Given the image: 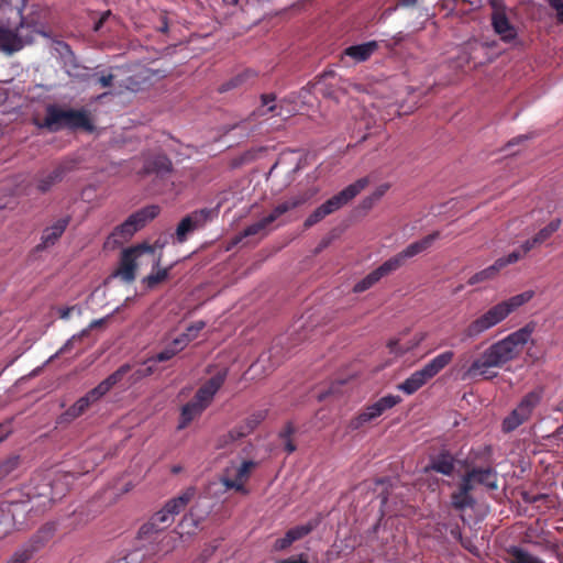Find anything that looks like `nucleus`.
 Wrapping results in <instances>:
<instances>
[{
    "instance_id": "nucleus-1",
    "label": "nucleus",
    "mask_w": 563,
    "mask_h": 563,
    "mask_svg": "<svg viewBox=\"0 0 563 563\" xmlns=\"http://www.w3.org/2000/svg\"><path fill=\"white\" fill-rule=\"evenodd\" d=\"M534 331V323L529 322L519 330L510 333L488 346L478 357L473 360L470 366L461 367L462 380L492 378L496 373L490 374V368L503 367L506 363L515 360L530 340Z\"/></svg>"
},
{
    "instance_id": "nucleus-2",
    "label": "nucleus",
    "mask_w": 563,
    "mask_h": 563,
    "mask_svg": "<svg viewBox=\"0 0 563 563\" xmlns=\"http://www.w3.org/2000/svg\"><path fill=\"white\" fill-rule=\"evenodd\" d=\"M533 296V290H527L490 307L464 329V339H476L485 331L504 321L512 311L530 301Z\"/></svg>"
},
{
    "instance_id": "nucleus-3",
    "label": "nucleus",
    "mask_w": 563,
    "mask_h": 563,
    "mask_svg": "<svg viewBox=\"0 0 563 563\" xmlns=\"http://www.w3.org/2000/svg\"><path fill=\"white\" fill-rule=\"evenodd\" d=\"M228 372V368L219 369L198 388L192 399L181 407L178 429L187 428L210 406L214 395L224 384Z\"/></svg>"
},
{
    "instance_id": "nucleus-4",
    "label": "nucleus",
    "mask_w": 563,
    "mask_h": 563,
    "mask_svg": "<svg viewBox=\"0 0 563 563\" xmlns=\"http://www.w3.org/2000/svg\"><path fill=\"white\" fill-rule=\"evenodd\" d=\"M40 128L47 129L51 132H57L63 129L84 130L92 133L95 125L90 114L85 109H62L55 104L46 107V114L42 123H37Z\"/></svg>"
},
{
    "instance_id": "nucleus-5",
    "label": "nucleus",
    "mask_w": 563,
    "mask_h": 563,
    "mask_svg": "<svg viewBox=\"0 0 563 563\" xmlns=\"http://www.w3.org/2000/svg\"><path fill=\"white\" fill-rule=\"evenodd\" d=\"M128 364L121 365L117 371L109 375L106 379L99 383L95 388L89 390L85 396L79 398L73 406H70L62 416L63 422H70L76 418L84 415L91 405L100 400L108 394L117 384L123 380V376L130 371Z\"/></svg>"
},
{
    "instance_id": "nucleus-6",
    "label": "nucleus",
    "mask_w": 563,
    "mask_h": 563,
    "mask_svg": "<svg viewBox=\"0 0 563 563\" xmlns=\"http://www.w3.org/2000/svg\"><path fill=\"white\" fill-rule=\"evenodd\" d=\"M313 192L305 191L295 196L289 197L285 201L278 203L274 209L258 221L247 225L236 238L235 242H240L243 238L261 235L266 236L271 229V225L278 220L282 216L290 210H294L303 203H306Z\"/></svg>"
},
{
    "instance_id": "nucleus-7",
    "label": "nucleus",
    "mask_w": 563,
    "mask_h": 563,
    "mask_svg": "<svg viewBox=\"0 0 563 563\" xmlns=\"http://www.w3.org/2000/svg\"><path fill=\"white\" fill-rule=\"evenodd\" d=\"M454 356L455 353L451 350L438 354L424 364L422 368L415 371L407 379L399 384L397 388L406 395L415 394L444 369L453 361Z\"/></svg>"
},
{
    "instance_id": "nucleus-8",
    "label": "nucleus",
    "mask_w": 563,
    "mask_h": 563,
    "mask_svg": "<svg viewBox=\"0 0 563 563\" xmlns=\"http://www.w3.org/2000/svg\"><path fill=\"white\" fill-rule=\"evenodd\" d=\"M544 390L538 387L527 393L518 402L517 407L506 416L501 422V431L510 433L529 421L534 409L541 404Z\"/></svg>"
},
{
    "instance_id": "nucleus-9",
    "label": "nucleus",
    "mask_w": 563,
    "mask_h": 563,
    "mask_svg": "<svg viewBox=\"0 0 563 563\" xmlns=\"http://www.w3.org/2000/svg\"><path fill=\"white\" fill-rule=\"evenodd\" d=\"M19 18V25L14 29L0 26V51L7 54H13L23 48L25 44L33 42V31L31 25L24 22L21 11L11 9Z\"/></svg>"
},
{
    "instance_id": "nucleus-10",
    "label": "nucleus",
    "mask_w": 563,
    "mask_h": 563,
    "mask_svg": "<svg viewBox=\"0 0 563 563\" xmlns=\"http://www.w3.org/2000/svg\"><path fill=\"white\" fill-rule=\"evenodd\" d=\"M144 255L154 258V266L161 264V255H155V249L146 243L139 244L124 250L121 254L120 266L115 272L125 283H132L135 279V272L137 268V260Z\"/></svg>"
},
{
    "instance_id": "nucleus-11",
    "label": "nucleus",
    "mask_w": 563,
    "mask_h": 563,
    "mask_svg": "<svg viewBox=\"0 0 563 563\" xmlns=\"http://www.w3.org/2000/svg\"><path fill=\"white\" fill-rule=\"evenodd\" d=\"M159 207L151 205L132 213L122 224L118 225L112 238L115 242H123L134 235L136 231L142 229L148 221L155 219L159 214Z\"/></svg>"
},
{
    "instance_id": "nucleus-12",
    "label": "nucleus",
    "mask_w": 563,
    "mask_h": 563,
    "mask_svg": "<svg viewBox=\"0 0 563 563\" xmlns=\"http://www.w3.org/2000/svg\"><path fill=\"white\" fill-rule=\"evenodd\" d=\"M401 397L387 395L379 398L373 405L365 407L356 417L350 420L347 428L352 431L358 430L380 417L385 411L401 402Z\"/></svg>"
},
{
    "instance_id": "nucleus-13",
    "label": "nucleus",
    "mask_w": 563,
    "mask_h": 563,
    "mask_svg": "<svg viewBox=\"0 0 563 563\" xmlns=\"http://www.w3.org/2000/svg\"><path fill=\"white\" fill-rule=\"evenodd\" d=\"M256 466L254 461H243L239 466L231 465L224 470L220 481L227 489L246 495L249 490L245 484Z\"/></svg>"
},
{
    "instance_id": "nucleus-14",
    "label": "nucleus",
    "mask_w": 563,
    "mask_h": 563,
    "mask_svg": "<svg viewBox=\"0 0 563 563\" xmlns=\"http://www.w3.org/2000/svg\"><path fill=\"white\" fill-rule=\"evenodd\" d=\"M217 216L214 209L202 208L195 210L184 217L176 228V239L179 243L187 240L188 234L194 231L203 228L208 221Z\"/></svg>"
},
{
    "instance_id": "nucleus-15",
    "label": "nucleus",
    "mask_w": 563,
    "mask_h": 563,
    "mask_svg": "<svg viewBox=\"0 0 563 563\" xmlns=\"http://www.w3.org/2000/svg\"><path fill=\"white\" fill-rule=\"evenodd\" d=\"M439 236L440 233L438 231L432 232L431 234L423 236L419 241L410 243L406 249H404L396 255L391 256L387 261L391 265V268H394V271H397L406 263L407 260L412 258L430 249L434 241L439 239Z\"/></svg>"
},
{
    "instance_id": "nucleus-16",
    "label": "nucleus",
    "mask_w": 563,
    "mask_h": 563,
    "mask_svg": "<svg viewBox=\"0 0 563 563\" xmlns=\"http://www.w3.org/2000/svg\"><path fill=\"white\" fill-rule=\"evenodd\" d=\"M368 185V179L366 177L357 179L355 183L349 185L343 190L332 196L321 206L324 209L325 213L329 216L336 210L341 209L343 206L347 205L351 200H353L362 190H364Z\"/></svg>"
},
{
    "instance_id": "nucleus-17",
    "label": "nucleus",
    "mask_w": 563,
    "mask_h": 563,
    "mask_svg": "<svg viewBox=\"0 0 563 563\" xmlns=\"http://www.w3.org/2000/svg\"><path fill=\"white\" fill-rule=\"evenodd\" d=\"M521 258L518 251H512L507 256L499 257L495 263L485 269L477 272L467 280V284L473 286L489 279H493L503 268L509 264H515Z\"/></svg>"
},
{
    "instance_id": "nucleus-18",
    "label": "nucleus",
    "mask_w": 563,
    "mask_h": 563,
    "mask_svg": "<svg viewBox=\"0 0 563 563\" xmlns=\"http://www.w3.org/2000/svg\"><path fill=\"white\" fill-rule=\"evenodd\" d=\"M67 173L65 165H57L52 170H42L34 177L37 191L48 192L56 184L60 183Z\"/></svg>"
},
{
    "instance_id": "nucleus-19",
    "label": "nucleus",
    "mask_w": 563,
    "mask_h": 563,
    "mask_svg": "<svg viewBox=\"0 0 563 563\" xmlns=\"http://www.w3.org/2000/svg\"><path fill=\"white\" fill-rule=\"evenodd\" d=\"M435 472L445 476L453 475L455 471V457L446 449H442L439 453L433 454L429 459L426 472Z\"/></svg>"
},
{
    "instance_id": "nucleus-20",
    "label": "nucleus",
    "mask_w": 563,
    "mask_h": 563,
    "mask_svg": "<svg viewBox=\"0 0 563 563\" xmlns=\"http://www.w3.org/2000/svg\"><path fill=\"white\" fill-rule=\"evenodd\" d=\"M69 221V217H64L55 221L51 227L44 229L41 236V243L36 245V251H43L54 245L65 232Z\"/></svg>"
},
{
    "instance_id": "nucleus-21",
    "label": "nucleus",
    "mask_w": 563,
    "mask_h": 563,
    "mask_svg": "<svg viewBox=\"0 0 563 563\" xmlns=\"http://www.w3.org/2000/svg\"><path fill=\"white\" fill-rule=\"evenodd\" d=\"M174 522V519L170 515L165 512V509L162 508L159 511L155 512L150 520L144 523L139 531V534L143 537H148L153 533H157L166 528H168Z\"/></svg>"
},
{
    "instance_id": "nucleus-22",
    "label": "nucleus",
    "mask_w": 563,
    "mask_h": 563,
    "mask_svg": "<svg viewBox=\"0 0 563 563\" xmlns=\"http://www.w3.org/2000/svg\"><path fill=\"white\" fill-rule=\"evenodd\" d=\"M21 506L18 501H0V538L14 529L15 511Z\"/></svg>"
},
{
    "instance_id": "nucleus-23",
    "label": "nucleus",
    "mask_w": 563,
    "mask_h": 563,
    "mask_svg": "<svg viewBox=\"0 0 563 563\" xmlns=\"http://www.w3.org/2000/svg\"><path fill=\"white\" fill-rule=\"evenodd\" d=\"M492 25L494 31L506 43H510L517 37V31L515 26L509 22L505 12H494L492 15Z\"/></svg>"
},
{
    "instance_id": "nucleus-24",
    "label": "nucleus",
    "mask_w": 563,
    "mask_h": 563,
    "mask_svg": "<svg viewBox=\"0 0 563 563\" xmlns=\"http://www.w3.org/2000/svg\"><path fill=\"white\" fill-rule=\"evenodd\" d=\"M173 170L172 161L163 154H158L152 157H148L143 167L144 174H155L156 176L164 178L169 175Z\"/></svg>"
},
{
    "instance_id": "nucleus-25",
    "label": "nucleus",
    "mask_w": 563,
    "mask_h": 563,
    "mask_svg": "<svg viewBox=\"0 0 563 563\" xmlns=\"http://www.w3.org/2000/svg\"><path fill=\"white\" fill-rule=\"evenodd\" d=\"M395 272L394 268H391V265L388 261L384 262L382 265H379L376 269L371 272L368 275H366L363 279H361L358 283L354 285V292H363L371 287H373L376 283H378L384 276H387L388 274Z\"/></svg>"
},
{
    "instance_id": "nucleus-26",
    "label": "nucleus",
    "mask_w": 563,
    "mask_h": 563,
    "mask_svg": "<svg viewBox=\"0 0 563 563\" xmlns=\"http://www.w3.org/2000/svg\"><path fill=\"white\" fill-rule=\"evenodd\" d=\"M197 489L194 486L187 487L180 495L172 498L164 505L165 512L174 519L176 515L180 514L187 505L196 496Z\"/></svg>"
},
{
    "instance_id": "nucleus-27",
    "label": "nucleus",
    "mask_w": 563,
    "mask_h": 563,
    "mask_svg": "<svg viewBox=\"0 0 563 563\" xmlns=\"http://www.w3.org/2000/svg\"><path fill=\"white\" fill-rule=\"evenodd\" d=\"M55 532V523H45L25 542V544L35 553H37L49 542V540L54 537Z\"/></svg>"
},
{
    "instance_id": "nucleus-28",
    "label": "nucleus",
    "mask_w": 563,
    "mask_h": 563,
    "mask_svg": "<svg viewBox=\"0 0 563 563\" xmlns=\"http://www.w3.org/2000/svg\"><path fill=\"white\" fill-rule=\"evenodd\" d=\"M189 343L190 338L188 335H179L165 346L164 350L148 358L147 362H166L183 351Z\"/></svg>"
},
{
    "instance_id": "nucleus-29",
    "label": "nucleus",
    "mask_w": 563,
    "mask_h": 563,
    "mask_svg": "<svg viewBox=\"0 0 563 563\" xmlns=\"http://www.w3.org/2000/svg\"><path fill=\"white\" fill-rule=\"evenodd\" d=\"M377 48V42L369 41L363 44L346 47L344 54L349 57H352L355 62L361 63L367 60Z\"/></svg>"
},
{
    "instance_id": "nucleus-30",
    "label": "nucleus",
    "mask_w": 563,
    "mask_h": 563,
    "mask_svg": "<svg viewBox=\"0 0 563 563\" xmlns=\"http://www.w3.org/2000/svg\"><path fill=\"white\" fill-rule=\"evenodd\" d=\"M475 484H481L488 489L497 488V474L492 467H474L470 470Z\"/></svg>"
},
{
    "instance_id": "nucleus-31",
    "label": "nucleus",
    "mask_w": 563,
    "mask_h": 563,
    "mask_svg": "<svg viewBox=\"0 0 563 563\" xmlns=\"http://www.w3.org/2000/svg\"><path fill=\"white\" fill-rule=\"evenodd\" d=\"M267 416L266 410H258L252 413L236 431L238 437H245L251 433Z\"/></svg>"
},
{
    "instance_id": "nucleus-32",
    "label": "nucleus",
    "mask_w": 563,
    "mask_h": 563,
    "mask_svg": "<svg viewBox=\"0 0 563 563\" xmlns=\"http://www.w3.org/2000/svg\"><path fill=\"white\" fill-rule=\"evenodd\" d=\"M128 365L130 366L131 369L123 376V378L126 375H129L128 376L129 385H134V384L139 383L143 378L151 376L155 371L154 366H152V365L143 364L135 368H133V366H131L130 364H128Z\"/></svg>"
},
{
    "instance_id": "nucleus-33",
    "label": "nucleus",
    "mask_w": 563,
    "mask_h": 563,
    "mask_svg": "<svg viewBox=\"0 0 563 563\" xmlns=\"http://www.w3.org/2000/svg\"><path fill=\"white\" fill-rule=\"evenodd\" d=\"M155 268H157L156 272L153 271L143 279V284H145L150 289L155 288L158 284L165 282L169 277L170 267L159 268V265H153V269Z\"/></svg>"
},
{
    "instance_id": "nucleus-34",
    "label": "nucleus",
    "mask_w": 563,
    "mask_h": 563,
    "mask_svg": "<svg viewBox=\"0 0 563 563\" xmlns=\"http://www.w3.org/2000/svg\"><path fill=\"white\" fill-rule=\"evenodd\" d=\"M451 504L454 509L463 511L466 508H472L475 504V500L471 494H463L457 489L451 495Z\"/></svg>"
},
{
    "instance_id": "nucleus-35",
    "label": "nucleus",
    "mask_w": 563,
    "mask_h": 563,
    "mask_svg": "<svg viewBox=\"0 0 563 563\" xmlns=\"http://www.w3.org/2000/svg\"><path fill=\"white\" fill-rule=\"evenodd\" d=\"M424 339H426L424 333H418L413 336V339L410 341V343L407 344L406 346L400 345L398 340H391L388 343V347L391 353L405 354L408 351L417 347Z\"/></svg>"
},
{
    "instance_id": "nucleus-36",
    "label": "nucleus",
    "mask_w": 563,
    "mask_h": 563,
    "mask_svg": "<svg viewBox=\"0 0 563 563\" xmlns=\"http://www.w3.org/2000/svg\"><path fill=\"white\" fill-rule=\"evenodd\" d=\"M508 553L511 555V563H544L539 558L518 547H511Z\"/></svg>"
},
{
    "instance_id": "nucleus-37",
    "label": "nucleus",
    "mask_w": 563,
    "mask_h": 563,
    "mask_svg": "<svg viewBox=\"0 0 563 563\" xmlns=\"http://www.w3.org/2000/svg\"><path fill=\"white\" fill-rule=\"evenodd\" d=\"M262 108L257 110L258 114L264 115L266 113H273L280 115L282 112L277 111L279 108L276 104V96L274 93H264L261 96Z\"/></svg>"
},
{
    "instance_id": "nucleus-38",
    "label": "nucleus",
    "mask_w": 563,
    "mask_h": 563,
    "mask_svg": "<svg viewBox=\"0 0 563 563\" xmlns=\"http://www.w3.org/2000/svg\"><path fill=\"white\" fill-rule=\"evenodd\" d=\"M34 555L35 552L23 543L5 563H29Z\"/></svg>"
},
{
    "instance_id": "nucleus-39",
    "label": "nucleus",
    "mask_w": 563,
    "mask_h": 563,
    "mask_svg": "<svg viewBox=\"0 0 563 563\" xmlns=\"http://www.w3.org/2000/svg\"><path fill=\"white\" fill-rule=\"evenodd\" d=\"M560 227H561V220L560 219H554L548 225L542 228L534 235V238H536L537 242L539 243V245H541L542 243L548 241L553 235V233H555L560 229Z\"/></svg>"
},
{
    "instance_id": "nucleus-40",
    "label": "nucleus",
    "mask_w": 563,
    "mask_h": 563,
    "mask_svg": "<svg viewBox=\"0 0 563 563\" xmlns=\"http://www.w3.org/2000/svg\"><path fill=\"white\" fill-rule=\"evenodd\" d=\"M314 529V525L308 522L306 525L296 526L290 528L285 534L290 539L291 542H296L306 536H308Z\"/></svg>"
},
{
    "instance_id": "nucleus-41",
    "label": "nucleus",
    "mask_w": 563,
    "mask_h": 563,
    "mask_svg": "<svg viewBox=\"0 0 563 563\" xmlns=\"http://www.w3.org/2000/svg\"><path fill=\"white\" fill-rule=\"evenodd\" d=\"M254 77H256V73H254L251 69H246L243 73H241L238 76H235L230 81H228L227 84H224L221 87L220 91H228V90H230L232 88H235V87L246 82L249 79H253Z\"/></svg>"
},
{
    "instance_id": "nucleus-42",
    "label": "nucleus",
    "mask_w": 563,
    "mask_h": 563,
    "mask_svg": "<svg viewBox=\"0 0 563 563\" xmlns=\"http://www.w3.org/2000/svg\"><path fill=\"white\" fill-rule=\"evenodd\" d=\"M20 459L16 455L10 456L0 463V482L11 475L18 468Z\"/></svg>"
},
{
    "instance_id": "nucleus-43",
    "label": "nucleus",
    "mask_w": 563,
    "mask_h": 563,
    "mask_svg": "<svg viewBox=\"0 0 563 563\" xmlns=\"http://www.w3.org/2000/svg\"><path fill=\"white\" fill-rule=\"evenodd\" d=\"M328 214L325 213L322 206H319L303 222L305 228H311L322 219H324Z\"/></svg>"
},
{
    "instance_id": "nucleus-44",
    "label": "nucleus",
    "mask_w": 563,
    "mask_h": 563,
    "mask_svg": "<svg viewBox=\"0 0 563 563\" xmlns=\"http://www.w3.org/2000/svg\"><path fill=\"white\" fill-rule=\"evenodd\" d=\"M474 484L475 482L473 479V474H471L470 471H467L465 475L462 477L459 490L462 492L463 494H471V492L474 488Z\"/></svg>"
},
{
    "instance_id": "nucleus-45",
    "label": "nucleus",
    "mask_w": 563,
    "mask_h": 563,
    "mask_svg": "<svg viewBox=\"0 0 563 563\" xmlns=\"http://www.w3.org/2000/svg\"><path fill=\"white\" fill-rule=\"evenodd\" d=\"M199 504H196L194 507H191L188 515L184 517V521L191 520L194 527H198L199 523L205 519L207 512L205 515L198 514Z\"/></svg>"
},
{
    "instance_id": "nucleus-46",
    "label": "nucleus",
    "mask_w": 563,
    "mask_h": 563,
    "mask_svg": "<svg viewBox=\"0 0 563 563\" xmlns=\"http://www.w3.org/2000/svg\"><path fill=\"white\" fill-rule=\"evenodd\" d=\"M205 327L206 323L203 321H196L187 327L186 332H184L181 335H188L191 342Z\"/></svg>"
},
{
    "instance_id": "nucleus-47",
    "label": "nucleus",
    "mask_w": 563,
    "mask_h": 563,
    "mask_svg": "<svg viewBox=\"0 0 563 563\" xmlns=\"http://www.w3.org/2000/svg\"><path fill=\"white\" fill-rule=\"evenodd\" d=\"M539 243L537 242L536 238H531L527 241H525L520 249L517 250L520 254H521V257L525 256L528 252H530L533 247L538 246Z\"/></svg>"
},
{
    "instance_id": "nucleus-48",
    "label": "nucleus",
    "mask_w": 563,
    "mask_h": 563,
    "mask_svg": "<svg viewBox=\"0 0 563 563\" xmlns=\"http://www.w3.org/2000/svg\"><path fill=\"white\" fill-rule=\"evenodd\" d=\"M552 9L556 11V19L563 23V0H548Z\"/></svg>"
},
{
    "instance_id": "nucleus-49",
    "label": "nucleus",
    "mask_w": 563,
    "mask_h": 563,
    "mask_svg": "<svg viewBox=\"0 0 563 563\" xmlns=\"http://www.w3.org/2000/svg\"><path fill=\"white\" fill-rule=\"evenodd\" d=\"M294 542L290 541V539L285 534L283 538L277 539L274 542V550L275 551H283L288 549Z\"/></svg>"
},
{
    "instance_id": "nucleus-50",
    "label": "nucleus",
    "mask_w": 563,
    "mask_h": 563,
    "mask_svg": "<svg viewBox=\"0 0 563 563\" xmlns=\"http://www.w3.org/2000/svg\"><path fill=\"white\" fill-rule=\"evenodd\" d=\"M75 339H76V336H73L69 340H67L65 342V344L52 356V358L57 357V356H59L62 354H65V353L69 352L71 350V347H73V342H74Z\"/></svg>"
},
{
    "instance_id": "nucleus-51",
    "label": "nucleus",
    "mask_w": 563,
    "mask_h": 563,
    "mask_svg": "<svg viewBox=\"0 0 563 563\" xmlns=\"http://www.w3.org/2000/svg\"><path fill=\"white\" fill-rule=\"evenodd\" d=\"M114 76L112 74L102 75L98 78V82L101 85V87H110L113 82Z\"/></svg>"
},
{
    "instance_id": "nucleus-52",
    "label": "nucleus",
    "mask_w": 563,
    "mask_h": 563,
    "mask_svg": "<svg viewBox=\"0 0 563 563\" xmlns=\"http://www.w3.org/2000/svg\"><path fill=\"white\" fill-rule=\"evenodd\" d=\"M295 432V429L291 423H287L283 431H280L279 437L282 439L288 440L290 435Z\"/></svg>"
},
{
    "instance_id": "nucleus-53",
    "label": "nucleus",
    "mask_w": 563,
    "mask_h": 563,
    "mask_svg": "<svg viewBox=\"0 0 563 563\" xmlns=\"http://www.w3.org/2000/svg\"><path fill=\"white\" fill-rule=\"evenodd\" d=\"M278 563H308V561L303 559V554H300L298 558H289L282 560Z\"/></svg>"
},
{
    "instance_id": "nucleus-54",
    "label": "nucleus",
    "mask_w": 563,
    "mask_h": 563,
    "mask_svg": "<svg viewBox=\"0 0 563 563\" xmlns=\"http://www.w3.org/2000/svg\"><path fill=\"white\" fill-rule=\"evenodd\" d=\"M73 310H74V307L60 308L58 310L59 318L60 319H68L70 317V313H71Z\"/></svg>"
},
{
    "instance_id": "nucleus-55",
    "label": "nucleus",
    "mask_w": 563,
    "mask_h": 563,
    "mask_svg": "<svg viewBox=\"0 0 563 563\" xmlns=\"http://www.w3.org/2000/svg\"><path fill=\"white\" fill-rule=\"evenodd\" d=\"M528 140V135H519L517 137H514L512 140H510L507 144L508 147H511L514 145H517L523 141Z\"/></svg>"
},
{
    "instance_id": "nucleus-56",
    "label": "nucleus",
    "mask_w": 563,
    "mask_h": 563,
    "mask_svg": "<svg viewBox=\"0 0 563 563\" xmlns=\"http://www.w3.org/2000/svg\"><path fill=\"white\" fill-rule=\"evenodd\" d=\"M285 450L287 451L288 454L296 451V445L290 439L285 441Z\"/></svg>"
},
{
    "instance_id": "nucleus-57",
    "label": "nucleus",
    "mask_w": 563,
    "mask_h": 563,
    "mask_svg": "<svg viewBox=\"0 0 563 563\" xmlns=\"http://www.w3.org/2000/svg\"><path fill=\"white\" fill-rule=\"evenodd\" d=\"M417 0H398L397 5L398 7H411L415 5Z\"/></svg>"
},
{
    "instance_id": "nucleus-58",
    "label": "nucleus",
    "mask_w": 563,
    "mask_h": 563,
    "mask_svg": "<svg viewBox=\"0 0 563 563\" xmlns=\"http://www.w3.org/2000/svg\"><path fill=\"white\" fill-rule=\"evenodd\" d=\"M109 14H110V12L104 13V14L99 19V21H98V22H96L95 27H93V29H95V31H99V30H100V27L102 26L103 22L106 21L107 16H108Z\"/></svg>"
},
{
    "instance_id": "nucleus-59",
    "label": "nucleus",
    "mask_w": 563,
    "mask_h": 563,
    "mask_svg": "<svg viewBox=\"0 0 563 563\" xmlns=\"http://www.w3.org/2000/svg\"><path fill=\"white\" fill-rule=\"evenodd\" d=\"M333 393H334V391H333V388L331 387V388H329L327 391H322V393H320V394L318 395V399H319L320 401H322V400H324L329 395H331V394H333Z\"/></svg>"
},
{
    "instance_id": "nucleus-60",
    "label": "nucleus",
    "mask_w": 563,
    "mask_h": 563,
    "mask_svg": "<svg viewBox=\"0 0 563 563\" xmlns=\"http://www.w3.org/2000/svg\"><path fill=\"white\" fill-rule=\"evenodd\" d=\"M539 498H530L527 493L523 494V500L527 501V503H533V501H536Z\"/></svg>"
},
{
    "instance_id": "nucleus-61",
    "label": "nucleus",
    "mask_w": 563,
    "mask_h": 563,
    "mask_svg": "<svg viewBox=\"0 0 563 563\" xmlns=\"http://www.w3.org/2000/svg\"><path fill=\"white\" fill-rule=\"evenodd\" d=\"M62 46L65 51H67L70 55H73V52L70 51V46L66 43H62Z\"/></svg>"
},
{
    "instance_id": "nucleus-62",
    "label": "nucleus",
    "mask_w": 563,
    "mask_h": 563,
    "mask_svg": "<svg viewBox=\"0 0 563 563\" xmlns=\"http://www.w3.org/2000/svg\"><path fill=\"white\" fill-rule=\"evenodd\" d=\"M223 2L230 5H235L238 4L239 0H223Z\"/></svg>"
},
{
    "instance_id": "nucleus-63",
    "label": "nucleus",
    "mask_w": 563,
    "mask_h": 563,
    "mask_svg": "<svg viewBox=\"0 0 563 563\" xmlns=\"http://www.w3.org/2000/svg\"><path fill=\"white\" fill-rule=\"evenodd\" d=\"M180 471H181V466H179V465L173 466V468H172V472H173L174 474H177V473H179Z\"/></svg>"
},
{
    "instance_id": "nucleus-64",
    "label": "nucleus",
    "mask_w": 563,
    "mask_h": 563,
    "mask_svg": "<svg viewBox=\"0 0 563 563\" xmlns=\"http://www.w3.org/2000/svg\"><path fill=\"white\" fill-rule=\"evenodd\" d=\"M384 192H385V190H384V189H382V190H379V191L375 192V195H374L375 199L380 198V197L384 195Z\"/></svg>"
}]
</instances>
